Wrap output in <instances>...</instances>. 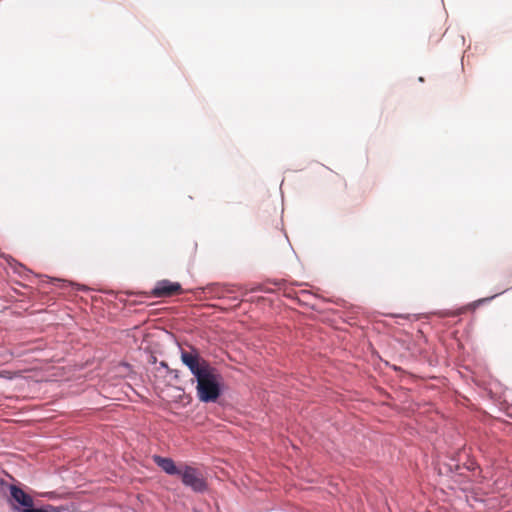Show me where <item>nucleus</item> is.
Wrapping results in <instances>:
<instances>
[{
	"label": "nucleus",
	"mask_w": 512,
	"mask_h": 512,
	"mask_svg": "<svg viewBox=\"0 0 512 512\" xmlns=\"http://www.w3.org/2000/svg\"><path fill=\"white\" fill-rule=\"evenodd\" d=\"M195 512H199V511L195 510Z\"/></svg>",
	"instance_id": "9"
},
{
	"label": "nucleus",
	"mask_w": 512,
	"mask_h": 512,
	"mask_svg": "<svg viewBox=\"0 0 512 512\" xmlns=\"http://www.w3.org/2000/svg\"><path fill=\"white\" fill-rule=\"evenodd\" d=\"M181 361L196 382V395L203 403H213L221 395V375L196 349L181 350Z\"/></svg>",
	"instance_id": "1"
},
{
	"label": "nucleus",
	"mask_w": 512,
	"mask_h": 512,
	"mask_svg": "<svg viewBox=\"0 0 512 512\" xmlns=\"http://www.w3.org/2000/svg\"><path fill=\"white\" fill-rule=\"evenodd\" d=\"M152 293L155 297H171L174 295L181 294L182 287L177 282L162 280L157 282Z\"/></svg>",
	"instance_id": "3"
},
{
	"label": "nucleus",
	"mask_w": 512,
	"mask_h": 512,
	"mask_svg": "<svg viewBox=\"0 0 512 512\" xmlns=\"http://www.w3.org/2000/svg\"><path fill=\"white\" fill-rule=\"evenodd\" d=\"M9 491L11 498L24 508L32 507L34 505L33 498L20 487L11 485L9 487Z\"/></svg>",
	"instance_id": "4"
},
{
	"label": "nucleus",
	"mask_w": 512,
	"mask_h": 512,
	"mask_svg": "<svg viewBox=\"0 0 512 512\" xmlns=\"http://www.w3.org/2000/svg\"><path fill=\"white\" fill-rule=\"evenodd\" d=\"M53 284L58 287H65L67 285L65 281L60 279H53Z\"/></svg>",
	"instance_id": "7"
},
{
	"label": "nucleus",
	"mask_w": 512,
	"mask_h": 512,
	"mask_svg": "<svg viewBox=\"0 0 512 512\" xmlns=\"http://www.w3.org/2000/svg\"><path fill=\"white\" fill-rule=\"evenodd\" d=\"M179 476L182 483L196 493H203L208 489V484L202 471L194 466L181 464Z\"/></svg>",
	"instance_id": "2"
},
{
	"label": "nucleus",
	"mask_w": 512,
	"mask_h": 512,
	"mask_svg": "<svg viewBox=\"0 0 512 512\" xmlns=\"http://www.w3.org/2000/svg\"><path fill=\"white\" fill-rule=\"evenodd\" d=\"M21 512H48L46 509L28 507L21 510Z\"/></svg>",
	"instance_id": "6"
},
{
	"label": "nucleus",
	"mask_w": 512,
	"mask_h": 512,
	"mask_svg": "<svg viewBox=\"0 0 512 512\" xmlns=\"http://www.w3.org/2000/svg\"><path fill=\"white\" fill-rule=\"evenodd\" d=\"M48 508L55 511V508L53 506H48Z\"/></svg>",
	"instance_id": "8"
},
{
	"label": "nucleus",
	"mask_w": 512,
	"mask_h": 512,
	"mask_svg": "<svg viewBox=\"0 0 512 512\" xmlns=\"http://www.w3.org/2000/svg\"><path fill=\"white\" fill-rule=\"evenodd\" d=\"M153 460L165 473L169 475H179L181 471V464L179 466L176 465L171 458L155 455L153 456Z\"/></svg>",
	"instance_id": "5"
}]
</instances>
